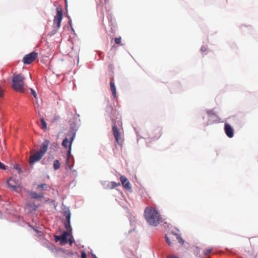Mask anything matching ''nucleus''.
Returning <instances> with one entry per match:
<instances>
[{
  "mask_svg": "<svg viewBox=\"0 0 258 258\" xmlns=\"http://www.w3.org/2000/svg\"><path fill=\"white\" fill-rule=\"evenodd\" d=\"M59 236L68 238V237L72 236V233L68 231H63L60 235Z\"/></svg>",
  "mask_w": 258,
  "mask_h": 258,
  "instance_id": "obj_19",
  "label": "nucleus"
},
{
  "mask_svg": "<svg viewBox=\"0 0 258 258\" xmlns=\"http://www.w3.org/2000/svg\"><path fill=\"white\" fill-rule=\"evenodd\" d=\"M44 155L37 151L35 154L30 156L29 163L31 167H32L33 165L37 162L39 161Z\"/></svg>",
  "mask_w": 258,
  "mask_h": 258,
  "instance_id": "obj_9",
  "label": "nucleus"
},
{
  "mask_svg": "<svg viewBox=\"0 0 258 258\" xmlns=\"http://www.w3.org/2000/svg\"><path fill=\"white\" fill-rule=\"evenodd\" d=\"M24 78L21 74L15 75L12 80L13 88L17 91L23 92Z\"/></svg>",
  "mask_w": 258,
  "mask_h": 258,
  "instance_id": "obj_4",
  "label": "nucleus"
},
{
  "mask_svg": "<svg viewBox=\"0 0 258 258\" xmlns=\"http://www.w3.org/2000/svg\"><path fill=\"white\" fill-rule=\"evenodd\" d=\"M79 114H77L71 121H70V128L67 136L70 139V146L69 150L68 151V158L67 159V162H69V158L72 156L71 155V147L72 143L76 137V132L79 129L80 125V119L79 118Z\"/></svg>",
  "mask_w": 258,
  "mask_h": 258,
  "instance_id": "obj_1",
  "label": "nucleus"
},
{
  "mask_svg": "<svg viewBox=\"0 0 258 258\" xmlns=\"http://www.w3.org/2000/svg\"><path fill=\"white\" fill-rule=\"evenodd\" d=\"M134 130L136 132V135L138 138V141L141 138H144L145 139L151 138L152 139H154V140H157L162 135V128L160 127H157L155 128L151 134H147L144 136L140 135L139 132L137 131L136 128H134Z\"/></svg>",
  "mask_w": 258,
  "mask_h": 258,
  "instance_id": "obj_3",
  "label": "nucleus"
},
{
  "mask_svg": "<svg viewBox=\"0 0 258 258\" xmlns=\"http://www.w3.org/2000/svg\"><path fill=\"white\" fill-rule=\"evenodd\" d=\"M63 215L66 217V220L63 222V225L66 229V231L72 233L73 229L71 225V213L68 207L64 211Z\"/></svg>",
  "mask_w": 258,
  "mask_h": 258,
  "instance_id": "obj_5",
  "label": "nucleus"
},
{
  "mask_svg": "<svg viewBox=\"0 0 258 258\" xmlns=\"http://www.w3.org/2000/svg\"><path fill=\"white\" fill-rule=\"evenodd\" d=\"M49 144V141L48 140H45L41 145L40 148L38 152L44 155L47 150Z\"/></svg>",
  "mask_w": 258,
  "mask_h": 258,
  "instance_id": "obj_13",
  "label": "nucleus"
},
{
  "mask_svg": "<svg viewBox=\"0 0 258 258\" xmlns=\"http://www.w3.org/2000/svg\"><path fill=\"white\" fill-rule=\"evenodd\" d=\"M120 180L123 186L127 189H131L132 187L130 184V181L125 177L123 176H121L120 177Z\"/></svg>",
  "mask_w": 258,
  "mask_h": 258,
  "instance_id": "obj_14",
  "label": "nucleus"
},
{
  "mask_svg": "<svg viewBox=\"0 0 258 258\" xmlns=\"http://www.w3.org/2000/svg\"><path fill=\"white\" fill-rule=\"evenodd\" d=\"M92 256L93 258H97L95 254L93 253H91Z\"/></svg>",
  "mask_w": 258,
  "mask_h": 258,
  "instance_id": "obj_42",
  "label": "nucleus"
},
{
  "mask_svg": "<svg viewBox=\"0 0 258 258\" xmlns=\"http://www.w3.org/2000/svg\"><path fill=\"white\" fill-rule=\"evenodd\" d=\"M37 233L40 232V231H36Z\"/></svg>",
  "mask_w": 258,
  "mask_h": 258,
  "instance_id": "obj_46",
  "label": "nucleus"
},
{
  "mask_svg": "<svg viewBox=\"0 0 258 258\" xmlns=\"http://www.w3.org/2000/svg\"><path fill=\"white\" fill-rule=\"evenodd\" d=\"M54 240L55 242H59L61 245H64L68 242V238L62 237L57 235H54Z\"/></svg>",
  "mask_w": 258,
  "mask_h": 258,
  "instance_id": "obj_15",
  "label": "nucleus"
},
{
  "mask_svg": "<svg viewBox=\"0 0 258 258\" xmlns=\"http://www.w3.org/2000/svg\"><path fill=\"white\" fill-rule=\"evenodd\" d=\"M165 238L167 243L169 245H170L171 244V242L170 241L169 238L167 236V235H165Z\"/></svg>",
  "mask_w": 258,
  "mask_h": 258,
  "instance_id": "obj_34",
  "label": "nucleus"
},
{
  "mask_svg": "<svg viewBox=\"0 0 258 258\" xmlns=\"http://www.w3.org/2000/svg\"><path fill=\"white\" fill-rule=\"evenodd\" d=\"M29 194L32 199H38L43 197V195H39L36 191H30Z\"/></svg>",
  "mask_w": 258,
  "mask_h": 258,
  "instance_id": "obj_16",
  "label": "nucleus"
},
{
  "mask_svg": "<svg viewBox=\"0 0 258 258\" xmlns=\"http://www.w3.org/2000/svg\"><path fill=\"white\" fill-rule=\"evenodd\" d=\"M112 108L110 106H107L106 107V111L108 112V113H109L111 111Z\"/></svg>",
  "mask_w": 258,
  "mask_h": 258,
  "instance_id": "obj_37",
  "label": "nucleus"
},
{
  "mask_svg": "<svg viewBox=\"0 0 258 258\" xmlns=\"http://www.w3.org/2000/svg\"><path fill=\"white\" fill-rule=\"evenodd\" d=\"M72 167H73V166L69 165V168H70L71 170H72Z\"/></svg>",
  "mask_w": 258,
  "mask_h": 258,
  "instance_id": "obj_43",
  "label": "nucleus"
},
{
  "mask_svg": "<svg viewBox=\"0 0 258 258\" xmlns=\"http://www.w3.org/2000/svg\"><path fill=\"white\" fill-rule=\"evenodd\" d=\"M73 172H76V171L74 170H73Z\"/></svg>",
  "mask_w": 258,
  "mask_h": 258,
  "instance_id": "obj_47",
  "label": "nucleus"
},
{
  "mask_svg": "<svg viewBox=\"0 0 258 258\" xmlns=\"http://www.w3.org/2000/svg\"><path fill=\"white\" fill-rule=\"evenodd\" d=\"M201 51L202 52H205L206 51V48L205 46H202L201 48Z\"/></svg>",
  "mask_w": 258,
  "mask_h": 258,
  "instance_id": "obj_38",
  "label": "nucleus"
},
{
  "mask_svg": "<svg viewBox=\"0 0 258 258\" xmlns=\"http://www.w3.org/2000/svg\"><path fill=\"white\" fill-rule=\"evenodd\" d=\"M207 113L208 116V121L206 125H208L212 123H218L219 122L220 118L217 114H216L213 110H207Z\"/></svg>",
  "mask_w": 258,
  "mask_h": 258,
  "instance_id": "obj_7",
  "label": "nucleus"
},
{
  "mask_svg": "<svg viewBox=\"0 0 258 258\" xmlns=\"http://www.w3.org/2000/svg\"><path fill=\"white\" fill-rule=\"evenodd\" d=\"M144 216L147 222L151 226H157L160 221L159 214L155 209L147 208L144 212Z\"/></svg>",
  "mask_w": 258,
  "mask_h": 258,
  "instance_id": "obj_2",
  "label": "nucleus"
},
{
  "mask_svg": "<svg viewBox=\"0 0 258 258\" xmlns=\"http://www.w3.org/2000/svg\"><path fill=\"white\" fill-rule=\"evenodd\" d=\"M224 130L226 135L228 138H231L234 136V129L229 123H225Z\"/></svg>",
  "mask_w": 258,
  "mask_h": 258,
  "instance_id": "obj_11",
  "label": "nucleus"
},
{
  "mask_svg": "<svg viewBox=\"0 0 258 258\" xmlns=\"http://www.w3.org/2000/svg\"><path fill=\"white\" fill-rule=\"evenodd\" d=\"M48 187V185L46 183H41L38 185L37 189L42 188L43 189H46Z\"/></svg>",
  "mask_w": 258,
  "mask_h": 258,
  "instance_id": "obj_25",
  "label": "nucleus"
},
{
  "mask_svg": "<svg viewBox=\"0 0 258 258\" xmlns=\"http://www.w3.org/2000/svg\"><path fill=\"white\" fill-rule=\"evenodd\" d=\"M212 249H207L204 251L205 255H208L212 251Z\"/></svg>",
  "mask_w": 258,
  "mask_h": 258,
  "instance_id": "obj_35",
  "label": "nucleus"
},
{
  "mask_svg": "<svg viewBox=\"0 0 258 258\" xmlns=\"http://www.w3.org/2000/svg\"><path fill=\"white\" fill-rule=\"evenodd\" d=\"M110 90L112 92V95L114 96V97H116V88L114 84V83L113 82H110Z\"/></svg>",
  "mask_w": 258,
  "mask_h": 258,
  "instance_id": "obj_18",
  "label": "nucleus"
},
{
  "mask_svg": "<svg viewBox=\"0 0 258 258\" xmlns=\"http://www.w3.org/2000/svg\"><path fill=\"white\" fill-rule=\"evenodd\" d=\"M37 52L33 51L25 55L23 57V61L24 64H29L32 63L37 57Z\"/></svg>",
  "mask_w": 258,
  "mask_h": 258,
  "instance_id": "obj_8",
  "label": "nucleus"
},
{
  "mask_svg": "<svg viewBox=\"0 0 258 258\" xmlns=\"http://www.w3.org/2000/svg\"><path fill=\"white\" fill-rule=\"evenodd\" d=\"M70 143V141H69V139L67 137H66L62 142V146H63L65 148L67 149L68 147V144ZM70 145L69 146V147ZM69 149L68 150V151Z\"/></svg>",
  "mask_w": 258,
  "mask_h": 258,
  "instance_id": "obj_22",
  "label": "nucleus"
},
{
  "mask_svg": "<svg viewBox=\"0 0 258 258\" xmlns=\"http://www.w3.org/2000/svg\"><path fill=\"white\" fill-rule=\"evenodd\" d=\"M60 167V163L58 160H55L53 161V168L54 170H58Z\"/></svg>",
  "mask_w": 258,
  "mask_h": 258,
  "instance_id": "obj_21",
  "label": "nucleus"
},
{
  "mask_svg": "<svg viewBox=\"0 0 258 258\" xmlns=\"http://www.w3.org/2000/svg\"><path fill=\"white\" fill-rule=\"evenodd\" d=\"M8 168V166L4 165L3 163L0 161V169L6 170Z\"/></svg>",
  "mask_w": 258,
  "mask_h": 258,
  "instance_id": "obj_30",
  "label": "nucleus"
},
{
  "mask_svg": "<svg viewBox=\"0 0 258 258\" xmlns=\"http://www.w3.org/2000/svg\"><path fill=\"white\" fill-rule=\"evenodd\" d=\"M176 239L178 240L179 244L183 245L184 244V240L180 235H177Z\"/></svg>",
  "mask_w": 258,
  "mask_h": 258,
  "instance_id": "obj_26",
  "label": "nucleus"
},
{
  "mask_svg": "<svg viewBox=\"0 0 258 258\" xmlns=\"http://www.w3.org/2000/svg\"><path fill=\"white\" fill-rule=\"evenodd\" d=\"M2 217V213L1 211H0V218Z\"/></svg>",
  "mask_w": 258,
  "mask_h": 258,
  "instance_id": "obj_44",
  "label": "nucleus"
},
{
  "mask_svg": "<svg viewBox=\"0 0 258 258\" xmlns=\"http://www.w3.org/2000/svg\"><path fill=\"white\" fill-rule=\"evenodd\" d=\"M176 230L177 231H179V230H178V229H177V228H176Z\"/></svg>",
  "mask_w": 258,
  "mask_h": 258,
  "instance_id": "obj_48",
  "label": "nucleus"
},
{
  "mask_svg": "<svg viewBox=\"0 0 258 258\" xmlns=\"http://www.w3.org/2000/svg\"><path fill=\"white\" fill-rule=\"evenodd\" d=\"M111 184V188H113L116 187L117 185H120L119 183H116L115 182H111L110 183Z\"/></svg>",
  "mask_w": 258,
  "mask_h": 258,
  "instance_id": "obj_29",
  "label": "nucleus"
},
{
  "mask_svg": "<svg viewBox=\"0 0 258 258\" xmlns=\"http://www.w3.org/2000/svg\"><path fill=\"white\" fill-rule=\"evenodd\" d=\"M69 20L68 21V23L70 25V27H71V29L74 32V29L72 26V19L69 17Z\"/></svg>",
  "mask_w": 258,
  "mask_h": 258,
  "instance_id": "obj_36",
  "label": "nucleus"
},
{
  "mask_svg": "<svg viewBox=\"0 0 258 258\" xmlns=\"http://www.w3.org/2000/svg\"><path fill=\"white\" fill-rule=\"evenodd\" d=\"M59 236L68 238V237L72 236V233L68 231H63L60 235Z\"/></svg>",
  "mask_w": 258,
  "mask_h": 258,
  "instance_id": "obj_20",
  "label": "nucleus"
},
{
  "mask_svg": "<svg viewBox=\"0 0 258 258\" xmlns=\"http://www.w3.org/2000/svg\"><path fill=\"white\" fill-rule=\"evenodd\" d=\"M114 40L117 44H120L121 43V38L120 37L115 38Z\"/></svg>",
  "mask_w": 258,
  "mask_h": 258,
  "instance_id": "obj_31",
  "label": "nucleus"
},
{
  "mask_svg": "<svg viewBox=\"0 0 258 258\" xmlns=\"http://www.w3.org/2000/svg\"><path fill=\"white\" fill-rule=\"evenodd\" d=\"M81 258H87V254L84 250H82L81 252Z\"/></svg>",
  "mask_w": 258,
  "mask_h": 258,
  "instance_id": "obj_32",
  "label": "nucleus"
},
{
  "mask_svg": "<svg viewBox=\"0 0 258 258\" xmlns=\"http://www.w3.org/2000/svg\"><path fill=\"white\" fill-rule=\"evenodd\" d=\"M53 247H54V246L53 245H52L50 247H49V249L50 250L52 251L53 250Z\"/></svg>",
  "mask_w": 258,
  "mask_h": 258,
  "instance_id": "obj_41",
  "label": "nucleus"
},
{
  "mask_svg": "<svg viewBox=\"0 0 258 258\" xmlns=\"http://www.w3.org/2000/svg\"><path fill=\"white\" fill-rule=\"evenodd\" d=\"M68 242H69V244L70 245H72V244L73 243V242H74V239L73 238V236H70V237L69 238H68Z\"/></svg>",
  "mask_w": 258,
  "mask_h": 258,
  "instance_id": "obj_33",
  "label": "nucleus"
},
{
  "mask_svg": "<svg viewBox=\"0 0 258 258\" xmlns=\"http://www.w3.org/2000/svg\"><path fill=\"white\" fill-rule=\"evenodd\" d=\"M112 124H113L112 131H113V134L115 140L116 141V142L118 144H120L119 140H120V137L119 131L116 125V123L113 122V119H112Z\"/></svg>",
  "mask_w": 258,
  "mask_h": 258,
  "instance_id": "obj_12",
  "label": "nucleus"
},
{
  "mask_svg": "<svg viewBox=\"0 0 258 258\" xmlns=\"http://www.w3.org/2000/svg\"><path fill=\"white\" fill-rule=\"evenodd\" d=\"M58 29L56 27H53V29L48 34V35L50 37L53 36L57 33Z\"/></svg>",
  "mask_w": 258,
  "mask_h": 258,
  "instance_id": "obj_24",
  "label": "nucleus"
},
{
  "mask_svg": "<svg viewBox=\"0 0 258 258\" xmlns=\"http://www.w3.org/2000/svg\"><path fill=\"white\" fill-rule=\"evenodd\" d=\"M14 168L15 169L17 170L19 173H21L22 172V169L21 168L20 166L18 164H15L14 165Z\"/></svg>",
  "mask_w": 258,
  "mask_h": 258,
  "instance_id": "obj_27",
  "label": "nucleus"
},
{
  "mask_svg": "<svg viewBox=\"0 0 258 258\" xmlns=\"http://www.w3.org/2000/svg\"><path fill=\"white\" fill-rule=\"evenodd\" d=\"M56 10V15L54 18L53 27H56L59 28L62 19L63 12L62 9L59 7H57Z\"/></svg>",
  "mask_w": 258,
  "mask_h": 258,
  "instance_id": "obj_6",
  "label": "nucleus"
},
{
  "mask_svg": "<svg viewBox=\"0 0 258 258\" xmlns=\"http://www.w3.org/2000/svg\"><path fill=\"white\" fill-rule=\"evenodd\" d=\"M31 94L36 98L37 99V95L36 91L32 88H30Z\"/></svg>",
  "mask_w": 258,
  "mask_h": 258,
  "instance_id": "obj_28",
  "label": "nucleus"
},
{
  "mask_svg": "<svg viewBox=\"0 0 258 258\" xmlns=\"http://www.w3.org/2000/svg\"><path fill=\"white\" fill-rule=\"evenodd\" d=\"M41 163L43 165H46L47 164V160H46L45 159H43L41 160Z\"/></svg>",
  "mask_w": 258,
  "mask_h": 258,
  "instance_id": "obj_39",
  "label": "nucleus"
},
{
  "mask_svg": "<svg viewBox=\"0 0 258 258\" xmlns=\"http://www.w3.org/2000/svg\"><path fill=\"white\" fill-rule=\"evenodd\" d=\"M171 233H172L173 235H174L176 236V237L177 236V235H179V234H178V233H177L176 232H174V231H171Z\"/></svg>",
  "mask_w": 258,
  "mask_h": 258,
  "instance_id": "obj_40",
  "label": "nucleus"
},
{
  "mask_svg": "<svg viewBox=\"0 0 258 258\" xmlns=\"http://www.w3.org/2000/svg\"><path fill=\"white\" fill-rule=\"evenodd\" d=\"M41 124H40V127L42 130H46L47 128V123L45 121L44 118H42L41 119Z\"/></svg>",
  "mask_w": 258,
  "mask_h": 258,
  "instance_id": "obj_23",
  "label": "nucleus"
},
{
  "mask_svg": "<svg viewBox=\"0 0 258 258\" xmlns=\"http://www.w3.org/2000/svg\"><path fill=\"white\" fill-rule=\"evenodd\" d=\"M18 183V180L12 177L9 178L7 181L8 186L11 188L14 191H16L18 188L17 184Z\"/></svg>",
  "mask_w": 258,
  "mask_h": 258,
  "instance_id": "obj_10",
  "label": "nucleus"
},
{
  "mask_svg": "<svg viewBox=\"0 0 258 258\" xmlns=\"http://www.w3.org/2000/svg\"><path fill=\"white\" fill-rule=\"evenodd\" d=\"M27 207L30 209L31 212L35 211L38 208V206L36 205L34 203H28Z\"/></svg>",
  "mask_w": 258,
  "mask_h": 258,
  "instance_id": "obj_17",
  "label": "nucleus"
},
{
  "mask_svg": "<svg viewBox=\"0 0 258 258\" xmlns=\"http://www.w3.org/2000/svg\"><path fill=\"white\" fill-rule=\"evenodd\" d=\"M134 230V229L130 230L129 231V233L132 232V231L133 230Z\"/></svg>",
  "mask_w": 258,
  "mask_h": 258,
  "instance_id": "obj_45",
  "label": "nucleus"
}]
</instances>
